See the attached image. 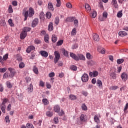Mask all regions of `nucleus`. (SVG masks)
Wrapping results in <instances>:
<instances>
[{"label": "nucleus", "instance_id": "f257e3e1", "mask_svg": "<svg viewBox=\"0 0 128 128\" xmlns=\"http://www.w3.org/2000/svg\"><path fill=\"white\" fill-rule=\"evenodd\" d=\"M22 14L24 16V20L26 21L28 20V18L34 16V10L32 8L30 7L29 8L28 11V8H26L23 10Z\"/></svg>", "mask_w": 128, "mask_h": 128}, {"label": "nucleus", "instance_id": "f03ea898", "mask_svg": "<svg viewBox=\"0 0 128 128\" xmlns=\"http://www.w3.org/2000/svg\"><path fill=\"white\" fill-rule=\"evenodd\" d=\"M55 58H54V64H56L58 60H60V54L58 51H55L54 52Z\"/></svg>", "mask_w": 128, "mask_h": 128}, {"label": "nucleus", "instance_id": "7ed1b4c3", "mask_svg": "<svg viewBox=\"0 0 128 128\" xmlns=\"http://www.w3.org/2000/svg\"><path fill=\"white\" fill-rule=\"evenodd\" d=\"M8 58V54H6L5 55H4L3 56V58L0 56V62H1L2 64H4L5 60H6Z\"/></svg>", "mask_w": 128, "mask_h": 128}, {"label": "nucleus", "instance_id": "20e7f679", "mask_svg": "<svg viewBox=\"0 0 128 128\" xmlns=\"http://www.w3.org/2000/svg\"><path fill=\"white\" fill-rule=\"evenodd\" d=\"M8 70L10 72V74H9L10 78H14L16 74V70L12 68H8Z\"/></svg>", "mask_w": 128, "mask_h": 128}, {"label": "nucleus", "instance_id": "39448f33", "mask_svg": "<svg viewBox=\"0 0 128 128\" xmlns=\"http://www.w3.org/2000/svg\"><path fill=\"white\" fill-rule=\"evenodd\" d=\"M70 58H72L73 60H76V62H78V54L76 55L74 53L71 52H70Z\"/></svg>", "mask_w": 128, "mask_h": 128}, {"label": "nucleus", "instance_id": "423d86ee", "mask_svg": "<svg viewBox=\"0 0 128 128\" xmlns=\"http://www.w3.org/2000/svg\"><path fill=\"white\" fill-rule=\"evenodd\" d=\"M82 80L83 82H86L88 81V75L86 74H84L82 76Z\"/></svg>", "mask_w": 128, "mask_h": 128}, {"label": "nucleus", "instance_id": "0eeeda50", "mask_svg": "<svg viewBox=\"0 0 128 128\" xmlns=\"http://www.w3.org/2000/svg\"><path fill=\"white\" fill-rule=\"evenodd\" d=\"M107 18H108V12H104L102 14V17L99 18V20L101 22H104V20H106Z\"/></svg>", "mask_w": 128, "mask_h": 128}, {"label": "nucleus", "instance_id": "6e6552de", "mask_svg": "<svg viewBox=\"0 0 128 128\" xmlns=\"http://www.w3.org/2000/svg\"><path fill=\"white\" fill-rule=\"evenodd\" d=\"M27 36H28V33L22 30L20 34V40H24V38H26Z\"/></svg>", "mask_w": 128, "mask_h": 128}, {"label": "nucleus", "instance_id": "1a4fd4ad", "mask_svg": "<svg viewBox=\"0 0 128 128\" xmlns=\"http://www.w3.org/2000/svg\"><path fill=\"white\" fill-rule=\"evenodd\" d=\"M90 76L93 78H96L98 76V71H94L93 72H90L89 73Z\"/></svg>", "mask_w": 128, "mask_h": 128}, {"label": "nucleus", "instance_id": "9d476101", "mask_svg": "<svg viewBox=\"0 0 128 128\" xmlns=\"http://www.w3.org/2000/svg\"><path fill=\"white\" fill-rule=\"evenodd\" d=\"M40 54L42 56H44V58H48V53L46 51L41 50L40 51Z\"/></svg>", "mask_w": 128, "mask_h": 128}, {"label": "nucleus", "instance_id": "9b49d317", "mask_svg": "<svg viewBox=\"0 0 128 128\" xmlns=\"http://www.w3.org/2000/svg\"><path fill=\"white\" fill-rule=\"evenodd\" d=\"M98 50L99 52H100L102 54H104L106 53V49H104V48H102L101 46H99L98 48Z\"/></svg>", "mask_w": 128, "mask_h": 128}, {"label": "nucleus", "instance_id": "f8f14e48", "mask_svg": "<svg viewBox=\"0 0 128 128\" xmlns=\"http://www.w3.org/2000/svg\"><path fill=\"white\" fill-rule=\"evenodd\" d=\"M36 50V48L34 46H30L26 49V52H28V54H30L31 50Z\"/></svg>", "mask_w": 128, "mask_h": 128}, {"label": "nucleus", "instance_id": "ddd939ff", "mask_svg": "<svg viewBox=\"0 0 128 128\" xmlns=\"http://www.w3.org/2000/svg\"><path fill=\"white\" fill-rule=\"evenodd\" d=\"M93 40L96 42H100V36L96 34H93Z\"/></svg>", "mask_w": 128, "mask_h": 128}, {"label": "nucleus", "instance_id": "4468645a", "mask_svg": "<svg viewBox=\"0 0 128 128\" xmlns=\"http://www.w3.org/2000/svg\"><path fill=\"white\" fill-rule=\"evenodd\" d=\"M15 58L18 62H22V57L20 54H17L15 55Z\"/></svg>", "mask_w": 128, "mask_h": 128}, {"label": "nucleus", "instance_id": "2eb2a0df", "mask_svg": "<svg viewBox=\"0 0 128 128\" xmlns=\"http://www.w3.org/2000/svg\"><path fill=\"white\" fill-rule=\"evenodd\" d=\"M48 8L49 10H52V12H54V5H52V3L49 2L48 4Z\"/></svg>", "mask_w": 128, "mask_h": 128}, {"label": "nucleus", "instance_id": "dca6fc26", "mask_svg": "<svg viewBox=\"0 0 128 128\" xmlns=\"http://www.w3.org/2000/svg\"><path fill=\"white\" fill-rule=\"evenodd\" d=\"M112 4L114 6L115 8H118V1L116 0H112Z\"/></svg>", "mask_w": 128, "mask_h": 128}, {"label": "nucleus", "instance_id": "f3484780", "mask_svg": "<svg viewBox=\"0 0 128 128\" xmlns=\"http://www.w3.org/2000/svg\"><path fill=\"white\" fill-rule=\"evenodd\" d=\"M96 84L100 88H102V80H97Z\"/></svg>", "mask_w": 128, "mask_h": 128}, {"label": "nucleus", "instance_id": "a211bd4d", "mask_svg": "<svg viewBox=\"0 0 128 128\" xmlns=\"http://www.w3.org/2000/svg\"><path fill=\"white\" fill-rule=\"evenodd\" d=\"M38 19L35 18L32 22V26L33 28H34V26H36V24H38Z\"/></svg>", "mask_w": 128, "mask_h": 128}, {"label": "nucleus", "instance_id": "6ab92c4d", "mask_svg": "<svg viewBox=\"0 0 128 128\" xmlns=\"http://www.w3.org/2000/svg\"><path fill=\"white\" fill-rule=\"evenodd\" d=\"M118 35L120 36H128V33L124 31H120L118 32Z\"/></svg>", "mask_w": 128, "mask_h": 128}, {"label": "nucleus", "instance_id": "aec40b11", "mask_svg": "<svg viewBox=\"0 0 128 128\" xmlns=\"http://www.w3.org/2000/svg\"><path fill=\"white\" fill-rule=\"evenodd\" d=\"M78 60H86V57L82 54H78Z\"/></svg>", "mask_w": 128, "mask_h": 128}, {"label": "nucleus", "instance_id": "412c9836", "mask_svg": "<svg viewBox=\"0 0 128 128\" xmlns=\"http://www.w3.org/2000/svg\"><path fill=\"white\" fill-rule=\"evenodd\" d=\"M86 116L85 114H82L80 116V120L81 122H84L85 120H86Z\"/></svg>", "mask_w": 128, "mask_h": 128}, {"label": "nucleus", "instance_id": "4be33fe9", "mask_svg": "<svg viewBox=\"0 0 128 128\" xmlns=\"http://www.w3.org/2000/svg\"><path fill=\"white\" fill-rule=\"evenodd\" d=\"M6 104H2L0 105V108H1V110H2L3 114H6Z\"/></svg>", "mask_w": 128, "mask_h": 128}, {"label": "nucleus", "instance_id": "5701e85b", "mask_svg": "<svg viewBox=\"0 0 128 128\" xmlns=\"http://www.w3.org/2000/svg\"><path fill=\"white\" fill-rule=\"evenodd\" d=\"M85 8H86V12H90L92 10L90 8V5L88 4H85Z\"/></svg>", "mask_w": 128, "mask_h": 128}, {"label": "nucleus", "instance_id": "b1692460", "mask_svg": "<svg viewBox=\"0 0 128 128\" xmlns=\"http://www.w3.org/2000/svg\"><path fill=\"white\" fill-rule=\"evenodd\" d=\"M54 110L56 112H60V108L58 105H56L54 106Z\"/></svg>", "mask_w": 128, "mask_h": 128}, {"label": "nucleus", "instance_id": "393cba45", "mask_svg": "<svg viewBox=\"0 0 128 128\" xmlns=\"http://www.w3.org/2000/svg\"><path fill=\"white\" fill-rule=\"evenodd\" d=\"M121 78L122 80H124V82H126V78H127L126 74L125 72H123L122 74Z\"/></svg>", "mask_w": 128, "mask_h": 128}, {"label": "nucleus", "instance_id": "a878e982", "mask_svg": "<svg viewBox=\"0 0 128 128\" xmlns=\"http://www.w3.org/2000/svg\"><path fill=\"white\" fill-rule=\"evenodd\" d=\"M74 20V17H68L66 20V22H72Z\"/></svg>", "mask_w": 128, "mask_h": 128}, {"label": "nucleus", "instance_id": "bb28decb", "mask_svg": "<svg viewBox=\"0 0 128 128\" xmlns=\"http://www.w3.org/2000/svg\"><path fill=\"white\" fill-rule=\"evenodd\" d=\"M6 86L8 88H12V84L10 81L6 82Z\"/></svg>", "mask_w": 128, "mask_h": 128}, {"label": "nucleus", "instance_id": "cd10ccee", "mask_svg": "<svg viewBox=\"0 0 128 128\" xmlns=\"http://www.w3.org/2000/svg\"><path fill=\"white\" fill-rule=\"evenodd\" d=\"M34 90V86L32 84H30L29 87L28 88V92H32Z\"/></svg>", "mask_w": 128, "mask_h": 128}, {"label": "nucleus", "instance_id": "c85d7f7f", "mask_svg": "<svg viewBox=\"0 0 128 128\" xmlns=\"http://www.w3.org/2000/svg\"><path fill=\"white\" fill-rule=\"evenodd\" d=\"M52 42H56V40H58V37H56V36L54 34L52 35Z\"/></svg>", "mask_w": 128, "mask_h": 128}, {"label": "nucleus", "instance_id": "c756f323", "mask_svg": "<svg viewBox=\"0 0 128 128\" xmlns=\"http://www.w3.org/2000/svg\"><path fill=\"white\" fill-rule=\"evenodd\" d=\"M48 30L49 32H52L54 30V26H52V22H50L48 26Z\"/></svg>", "mask_w": 128, "mask_h": 128}, {"label": "nucleus", "instance_id": "7c9ffc66", "mask_svg": "<svg viewBox=\"0 0 128 128\" xmlns=\"http://www.w3.org/2000/svg\"><path fill=\"white\" fill-rule=\"evenodd\" d=\"M48 40H50L48 35V34L45 35L44 36V40L45 42H46V44H48L50 42L48 41Z\"/></svg>", "mask_w": 128, "mask_h": 128}, {"label": "nucleus", "instance_id": "2f4dec72", "mask_svg": "<svg viewBox=\"0 0 128 128\" xmlns=\"http://www.w3.org/2000/svg\"><path fill=\"white\" fill-rule=\"evenodd\" d=\"M94 120L95 122H96V124H100V118H98V115L94 116Z\"/></svg>", "mask_w": 128, "mask_h": 128}, {"label": "nucleus", "instance_id": "473e14b6", "mask_svg": "<svg viewBox=\"0 0 128 128\" xmlns=\"http://www.w3.org/2000/svg\"><path fill=\"white\" fill-rule=\"evenodd\" d=\"M30 30H32V28H28V27H24L22 30L24 32H26V34H28V32H30Z\"/></svg>", "mask_w": 128, "mask_h": 128}, {"label": "nucleus", "instance_id": "72a5a7b5", "mask_svg": "<svg viewBox=\"0 0 128 128\" xmlns=\"http://www.w3.org/2000/svg\"><path fill=\"white\" fill-rule=\"evenodd\" d=\"M33 72L36 74H38V69L36 68V66H34L33 68Z\"/></svg>", "mask_w": 128, "mask_h": 128}, {"label": "nucleus", "instance_id": "f704fd0d", "mask_svg": "<svg viewBox=\"0 0 128 128\" xmlns=\"http://www.w3.org/2000/svg\"><path fill=\"white\" fill-rule=\"evenodd\" d=\"M42 102H43V104L45 105V106H46L48 104V99L46 98H44L42 100Z\"/></svg>", "mask_w": 128, "mask_h": 128}, {"label": "nucleus", "instance_id": "c9c22d12", "mask_svg": "<svg viewBox=\"0 0 128 128\" xmlns=\"http://www.w3.org/2000/svg\"><path fill=\"white\" fill-rule=\"evenodd\" d=\"M70 100H76V96L74 94H70Z\"/></svg>", "mask_w": 128, "mask_h": 128}, {"label": "nucleus", "instance_id": "e433bc0d", "mask_svg": "<svg viewBox=\"0 0 128 128\" xmlns=\"http://www.w3.org/2000/svg\"><path fill=\"white\" fill-rule=\"evenodd\" d=\"M25 66L26 65L24 64V62H20V63H19V68H24Z\"/></svg>", "mask_w": 128, "mask_h": 128}, {"label": "nucleus", "instance_id": "4c0bfd02", "mask_svg": "<svg viewBox=\"0 0 128 128\" xmlns=\"http://www.w3.org/2000/svg\"><path fill=\"white\" fill-rule=\"evenodd\" d=\"M118 86H112L110 88V90H118Z\"/></svg>", "mask_w": 128, "mask_h": 128}, {"label": "nucleus", "instance_id": "58836bf2", "mask_svg": "<svg viewBox=\"0 0 128 128\" xmlns=\"http://www.w3.org/2000/svg\"><path fill=\"white\" fill-rule=\"evenodd\" d=\"M4 120L6 123L8 122V124H10V116H6L5 117Z\"/></svg>", "mask_w": 128, "mask_h": 128}, {"label": "nucleus", "instance_id": "ea45409f", "mask_svg": "<svg viewBox=\"0 0 128 128\" xmlns=\"http://www.w3.org/2000/svg\"><path fill=\"white\" fill-rule=\"evenodd\" d=\"M122 11L120 10L117 14V17L118 18H122Z\"/></svg>", "mask_w": 128, "mask_h": 128}, {"label": "nucleus", "instance_id": "a19ab883", "mask_svg": "<svg viewBox=\"0 0 128 128\" xmlns=\"http://www.w3.org/2000/svg\"><path fill=\"white\" fill-rule=\"evenodd\" d=\"M87 64L88 66H94V62L92 60H90L87 62Z\"/></svg>", "mask_w": 128, "mask_h": 128}, {"label": "nucleus", "instance_id": "79ce46f5", "mask_svg": "<svg viewBox=\"0 0 128 128\" xmlns=\"http://www.w3.org/2000/svg\"><path fill=\"white\" fill-rule=\"evenodd\" d=\"M124 62V59H122V58L117 60L118 64H122Z\"/></svg>", "mask_w": 128, "mask_h": 128}, {"label": "nucleus", "instance_id": "37998d69", "mask_svg": "<svg viewBox=\"0 0 128 128\" xmlns=\"http://www.w3.org/2000/svg\"><path fill=\"white\" fill-rule=\"evenodd\" d=\"M82 110H88V107L86 106V104H83L82 106Z\"/></svg>", "mask_w": 128, "mask_h": 128}, {"label": "nucleus", "instance_id": "c03bdc74", "mask_svg": "<svg viewBox=\"0 0 128 128\" xmlns=\"http://www.w3.org/2000/svg\"><path fill=\"white\" fill-rule=\"evenodd\" d=\"M70 70H74L76 71L77 70V68L76 66H74V65H72L70 66Z\"/></svg>", "mask_w": 128, "mask_h": 128}, {"label": "nucleus", "instance_id": "a18cd8bd", "mask_svg": "<svg viewBox=\"0 0 128 128\" xmlns=\"http://www.w3.org/2000/svg\"><path fill=\"white\" fill-rule=\"evenodd\" d=\"M8 12L10 14H12V12H14V10H12V5L9 6Z\"/></svg>", "mask_w": 128, "mask_h": 128}, {"label": "nucleus", "instance_id": "49530a36", "mask_svg": "<svg viewBox=\"0 0 128 128\" xmlns=\"http://www.w3.org/2000/svg\"><path fill=\"white\" fill-rule=\"evenodd\" d=\"M54 22H55L56 24V25L58 24V23L60 22V18L56 17L55 18Z\"/></svg>", "mask_w": 128, "mask_h": 128}, {"label": "nucleus", "instance_id": "de8ad7c7", "mask_svg": "<svg viewBox=\"0 0 128 128\" xmlns=\"http://www.w3.org/2000/svg\"><path fill=\"white\" fill-rule=\"evenodd\" d=\"M71 34H72V36L76 34V28L72 29L71 32Z\"/></svg>", "mask_w": 128, "mask_h": 128}, {"label": "nucleus", "instance_id": "09e8293b", "mask_svg": "<svg viewBox=\"0 0 128 128\" xmlns=\"http://www.w3.org/2000/svg\"><path fill=\"white\" fill-rule=\"evenodd\" d=\"M52 112H46V116H49V118H50V116H52Z\"/></svg>", "mask_w": 128, "mask_h": 128}, {"label": "nucleus", "instance_id": "8fccbe9b", "mask_svg": "<svg viewBox=\"0 0 128 128\" xmlns=\"http://www.w3.org/2000/svg\"><path fill=\"white\" fill-rule=\"evenodd\" d=\"M42 42V41H40V40H38V38L35 39L34 40V44H40Z\"/></svg>", "mask_w": 128, "mask_h": 128}, {"label": "nucleus", "instance_id": "3c124183", "mask_svg": "<svg viewBox=\"0 0 128 128\" xmlns=\"http://www.w3.org/2000/svg\"><path fill=\"white\" fill-rule=\"evenodd\" d=\"M62 44H64V40H60L56 44V46H62Z\"/></svg>", "mask_w": 128, "mask_h": 128}, {"label": "nucleus", "instance_id": "603ef678", "mask_svg": "<svg viewBox=\"0 0 128 128\" xmlns=\"http://www.w3.org/2000/svg\"><path fill=\"white\" fill-rule=\"evenodd\" d=\"M46 18H52V13L48 12L46 14Z\"/></svg>", "mask_w": 128, "mask_h": 128}, {"label": "nucleus", "instance_id": "864d4df0", "mask_svg": "<svg viewBox=\"0 0 128 128\" xmlns=\"http://www.w3.org/2000/svg\"><path fill=\"white\" fill-rule=\"evenodd\" d=\"M86 58H88V60H90L91 58H92V55H90V54L88 52L86 54Z\"/></svg>", "mask_w": 128, "mask_h": 128}, {"label": "nucleus", "instance_id": "5fc2aeb1", "mask_svg": "<svg viewBox=\"0 0 128 128\" xmlns=\"http://www.w3.org/2000/svg\"><path fill=\"white\" fill-rule=\"evenodd\" d=\"M56 6L57 8H60V0H56Z\"/></svg>", "mask_w": 128, "mask_h": 128}, {"label": "nucleus", "instance_id": "6e6d98bb", "mask_svg": "<svg viewBox=\"0 0 128 128\" xmlns=\"http://www.w3.org/2000/svg\"><path fill=\"white\" fill-rule=\"evenodd\" d=\"M110 76L114 80L116 78V73L114 72L110 73Z\"/></svg>", "mask_w": 128, "mask_h": 128}, {"label": "nucleus", "instance_id": "4d7b16f0", "mask_svg": "<svg viewBox=\"0 0 128 128\" xmlns=\"http://www.w3.org/2000/svg\"><path fill=\"white\" fill-rule=\"evenodd\" d=\"M26 128H34V125H32V124H27Z\"/></svg>", "mask_w": 128, "mask_h": 128}, {"label": "nucleus", "instance_id": "13d9d810", "mask_svg": "<svg viewBox=\"0 0 128 128\" xmlns=\"http://www.w3.org/2000/svg\"><path fill=\"white\" fill-rule=\"evenodd\" d=\"M63 54L65 56H68V52L65 50H63Z\"/></svg>", "mask_w": 128, "mask_h": 128}, {"label": "nucleus", "instance_id": "bf43d9fd", "mask_svg": "<svg viewBox=\"0 0 128 128\" xmlns=\"http://www.w3.org/2000/svg\"><path fill=\"white\" fill-rule=\"evenodd\" d=\"M6 72V68H0V72Z\"/></svg>", "mask_w": 128, "mask_h": 128}, {"label": "nucleus", "instance_id": "052dcab7", "mask_svg": "<svg viewBox=\"0 0 128 128\" xmlns=\"http://www.w3.org/2000/svg\"><path fill=\"white\" fill-rule=\"evenodd\" d=\"M10 78V75L6 72L4 73L3 76V78Z\"/></svg>", "mask_w": 128, "mask_h": 128}, {"label": "nucleus", "instance_id": "680f3d73", "mask_svg": "<svg viewBox=\"0 0 128 128\" xmlns=\"http://www.w3.org/2000/svg\"><path fill=\"white\" fill-rule=\"evenodd\" d=\"M8 24L11 26H14V23H12V20L9 19L8 20Z\"/></svg>", "mask_w": 128, "mask_h": 128}, {"label": "nucleus", "instance_id": "e2e57ef3", "mask_svg": "<svg viewBox=\"0 0 128 128\" xmlns=\"http://www.w3.org/2000/svg\"><path fill=\"white\" fill-rule=\"evenodd\" d=\"M8 102V100L6 98H4L3 100L2 104H6V102Z\"/></svg>", "mask_w": 128, "mask_h": 128}, {"label": "nucleus", "instance_id": "0e129e2a", "mask_svg": "<svg viewBox=\"0 0 128 128\" xmlns=\"http://www.w3.org/2000/svg\"><path fill=\"white\" fill-rule=\"evenodd\" d=\"M66 6L68 8H72V4L70 2L68 3H67L66 4Z\"/></svg>", "mask_w": 128, "mask_h": 128}, {"label": "nucleus", "instance_id": "69168bd1", "mask_svg": "<svg viewBox=\"0 0 128 128\" xmlns=\"http://www.w3.org/2000/svg\"><path fill=\"white\" fill-rule=\"evenodd\" d=\"M74 24L76 26H78V20H74Z\"/></svg>", "mask_w": 128, "mask_h": 128}, {"label": "nucleus", "instance_id": "338daca9", "mask_svg": "<svg viewBox=\"0 0 128 128\" xmlns=\"http://www.w3.org/2000/svg\"><path fill=\"white\" fill-rule=\"evenodd\" d=\"M54 76H55V74H54V72H50L49 74L50 78H52V77Z\"/></svg>", "mask_w": 128, "mask_h": 128}, {"label": "nucleus", "instance_id": "774afa93", "mask_svg": "<svg viewBox=\"0 0 128 128\" xmlns=\"http://www.w3.org/2000/svg\"><path fill=\"white\" fill-rule=\"evenodd\" d=\"M96 16V12L94 11L92 14V17L94 18Z\"/></svg>", "mask_w": 128, "mask_h": 128}]
</instances>
